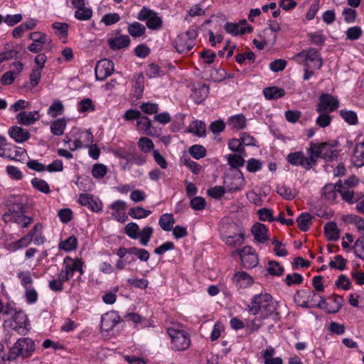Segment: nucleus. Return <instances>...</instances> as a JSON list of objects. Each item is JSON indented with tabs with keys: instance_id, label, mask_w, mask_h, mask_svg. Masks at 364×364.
Instances as JSON below:
<instances>
[{
	"instance_id": "nucleus-1",
	"label": "nucleus",
	"mask_w": 364,
	"mask_h": 364,
	"mask_svg": "<svg viewBox=\"0 0 364 364\" xmlns=\"http://www.w3.org/2000/svg\"><path fill=\"white\" fill-rule=\"evenodd\" d=\"M277 307L278 302L269 294L262 292L252 298L247 306V310L255 316L261 313L262 318L264 319L274 314Z\"/></svg>"
},
{
	"instance_id": "nucleus-2",
	"label": "nucleus",
	"mask_w": 364,
	"mask_h": 364,
	"mask_svg": "<svg viewBox=\"0 0 364 364\" xmlns=\"http://www.w3.org/2000/svg\"><path fill=\"white\" fill-rule=\"evenodd\" d=\"M166 332L171 339V348L175 351H183L189 348L191 339L190 333L180 324H173L167 328Z\"/></svg>"
},
{
	"instance_id": "nucleus-3",
	"label": "nucleus",
	"mask_w": 364,
	"mask_h": 364,
	"mask_svg": "<svg viewBox=\"0 0 364 364\" xmlns=\"http://www.w3.org/2000/svg\"><path fill=\"white\" fill-rule=\"evenodd\" d=\"M36 350L34 341L30 338H21L11 347L8 352L7 360H16L18 358L31 357Z\"/></svg>"
},
{
	"instance_id": "nucleus-4",
	"label": "nucleus",
	"mask_w": 364,
	"mask_h": 364,
	"mask_svg": "<svg viewBox=\"0 0 364 364\" xmlns=\"http://www.w3.org/2000/svg\"><path fill=\"white\" fill-rule=\"evenodd\" d=\"M25 208L22 203H14L2 215L6 223H16L21 228H27L33 221L31 217L25 215Z\"/></svg>"
},
{
	"instance_id": "nucleus-5",
	"label": "nucleus",
	"mask_w": 364,
	"mask_h": 364,
	"mask_svg": "<svg viewBox=\"0 0 364 364\" xmlns=\"http://www.w3.org/2000/svg\"><path fill=\"white\" fill-rule=\"evenodd\" d=\"M292 59L297 63L304 66H311L312 68L319 70L323 65V60L319 52L314 48L302 50L296 54Z\"/></svg>"
},
{
	"instance_id": "nucleus-6",
	"label": "nucleus",
	"mask_w": 364,
	"mask_h": 364,
	"mask_svg": "<svg viewBox=\"0 0 364 364\" xmlns=\"http://www.w3.org/2000/svg\"><path fill=\"white\" fill-rule=\"evenodd\" d=\"M4 324H7L20 335L24 336L29 331L30 323L26 314L23 311H15L11 318L5 321Z\"/></svg>"
},
{
	"instance_id": "nucleus-7",
	"label": "nucleus",
	"mask_w": 364,
	"mask_h": 364,
	"mask_svg": "<svg viewBox=\"0 0 364 364\" xmlns=\"http://www.w3.org/2000/svg\"><path fill=\"white\" fill-rule=\"evenodd\" d=\"M84 262L80 258L65 257L63 259V267L60 273L69 281L73 277L75 272H79L80 275L84 274Z\"/></svg>"
},
{
	"instance_id": "nucleus-8",
	"label": "nucleus",
	"mask_w": 364,
	"mask_h": 364,
	"mask_svg": "<svg viewBox=\"0 0 364 364\" xmlns=\"http://www.w3.org/2000/svg\"><path fill=\"white\" fill-rule=\"evenodd\" d=\"M237 228L235 223L223 225L221 228L223 240L229 246L238 247L242 245L244 242L243 233L242 232H235Z\"/></svg>"
},
{
	"instance_id": "nucleus-9",
	"label": "nucleus",
	"mask_w": 364,
	"mask_h": 364,
	"mask_svg": "<svg viewBox=\"0 0 364 364\" xmlns=\"http://www.w3.org/2000/svg\"><path fill=\"white\" fill-rule=\"evenodd\" d=\"M196 36V31L194 29L188 30L178 36L174 46L176 51L181 54L188 53L195 46Z\"/></svg>"
},
{
	"instance_id": "nucleus-10",
	"label": "nucleus",
	"mask_w": 364,
	"mask_h": 364,
	"mask_svg": "<svg viewBox=\"0 0 364 364\" xmlns=\"http://www.w3.org/2000/svg\"><path fill=\"white\" fill-rule=\"evenodd\" d=\"M137 18L140 21H146V26L151 30H158L162 26L161 18L155 11L146 7H143L140 10Z\"/></svg>"
},
{
	"instance_id": "nucleus-11",
	"label": "nucleus",
	"mask_w": 364,
	"mask_h": 364,
	"mask_svg": "<svg viewBox=\"0 0 364 364\" xmlns=\"http://www.w3.org/2000/svg\"><path fill=\"white\" fill-rule=\"evenodd\" d=\"M339 106V102L336 97L331 94H321L318 98V103L316 105V110L318 113L333 112L336 110Z\"/></svg>"
},
{
	"instance_id": "nucleus-12",
	"label": "nucleus",
	"mask_w": 364,
	"mask_h": 364,
	"mask_svg": "<svg viewBox=\"0 0 364 364\" xmlns=\"http://www.w3.org/2000/svg\"><path fill=\"white\" fill-rule=\"evenodd\" d=\"M241 260V263L245 268H253L259 262L257 255L255 251L250 246H246L242 249L236 250Z\"/></svg>"
},
{
	"instance_id": "nucleus-13",
	"label": "nucleus",
	"mask_w": 364,
	"mask_h": 364,
	"mask_svg": "<svg viewBox=\"0 0 364 364\" xmlns=\"http://www.w3.org/2000/svg\"><path fill=\"white\" fill-rule=\"evenodd\" d=\"M95 77L97 80H104L112 75L114 71V63L108 59H102L95 66Z\"/></svg>"
},
{
	"instance_id": "nucleus-14",
	"label": "nucleus",
	"mask_w": 364,
	"mask_h": 364,
	"mask_svg": "<svg viewBox=\"0 0 364 364\" xmlns=\"http://www.w3.org/2000/svg\"><path fill=\"white\" fill-rule=\"evenodd\" d=\"M127 207L126 202L121 200H115L109 205V208L112 210V216L119 223H124L128 220V216L125 213Z\"/></svg>"
},
{
	"instance_id": "nucleus-15",
	"label": "nucleus",
	"mask_w": 364,
	"mask_h": 364,
	"mask_svg": "<svg viewBox=\"0 0 364 364\" xmlns=\"http://www.w3.org/2000/svg\"><path fill=\"white\" fill-rule=\"evenodd\" d=\"M121 321L122 319L117 311H108L101 317V329L105 331H109Z\"/></svg>"
},
{
	"instance_id": "nucleus-16",
	"label": "nucleus",
	"mask_w": 364,
	"mask_h": 364,
	"mask_svg": "<svg viewBox=\"0 0 364 364\" xmlns=\"http://www.w3.org/2000/svg\"><path fill=\"white\" fill-rule=\"evenodd\" d=\"M77 201L81 205L87 206L92 212L98 213L102 208L101 200L88 193H80Z\"/></svg>"
},
{
	"instance_id": "nucleus-17",
	"label": "nucleus",
	"mask_w": 364,
	"mask_h": 364,
	"mask_svg": "<svg viewBox=\"0 0 364 364\" xmlns=\"http://www.w3.org/2000/svg\"><path fill=\"white\" fill-rule=\"evenodd\" d=\"M225 30L232 36L242 35L252 31V27L247 24L245 20L240 21L238 23L227 22L225 24Z\"/></svg>"
},
{
	"instance_id": "nucleus-18",
	"label": "nucleus",
	"mask_w": 364,
	"mask_h": 364,
	"mask_svg": "<svg viewBox=\"0 0 364 364\" xmlns=\"http://www.w3.org/2000/svg\"><path fill=\"white\" fill-rule=\"evenodd\" d=\"M287 161L293 166H301L306 170L312 166L309 161L311 159L306 157L302 151H296L290 153L287 156Z\"/></svg>"
},
{
	"instance_id": "nucleus-19",
	"label": "nucleus",
	"mask_w": 364,
	"mask_h": 364,
	"mask_svg": "<svg viewBox=\"0 0 364 364\" xmlns=\"http://www.w3.org/2000/svg\"><path fill=\"white\" fill-rule=\"evenodd\" d=\"M245 181L240 171L231 178H228L225 181V190L228 192L240 191L245 186Z\"/></svg>"
},
{
	"instance_id": "nucleus-20",
	"label": "nucleus",
	"mask_w": 364,
	"mask_h": 364,
	"mask_svg": "<svg viewBox=\"0 0 364 364\" xmlns=\"http://www.w3.org/2000/svg\"><path fill=\"white\" fill-rule=\"evenodd\" d=\"M232 281L238 289L248 288L254 283L253 278L249 274L242 271L235 272Z\"/></svg>"
},
{
	"instance_id": "nucleus-21",
	"label": "nucleus",
	"mask_w": 364,
	"mask_h": 364,
	"mask_svg": "<svg viewBox=\"0 0 364 364\" xmlns=\"http://www.w3.org/2000/svg\"><path fill=\"white\" fill-rule=\"evenodd\" d=\"M340 183H328L326 184L321 191V196L323 199L328 201L333 202L340 191Z\"/></svg>"
},
{
	"instance_id": "nucleus-22",
	"label": "nucleus",
	"mask_w": 364,
	"mask_h": 364,
	"mask_svg": "<svg viewBox=\"0 0 364 364\" xmlns=\"http://www.w3.org/2000/svg\"><path fill=\"white\" fill-rule=\"evenodd\" d=\"M18 122L22 125H31L34 124L40 119V114L38 111L33 112H21L17 116Z\"/></svg>"
},
{
	"instance_id": "nucleus-23",
	"label": "nucleus",
	"mask_w": 364,
	"mask_h": 364,
	"mask_svg": "<svg viewBox=\"0 0 364 364\" xmlns=\"http://www.w3.org/2000/svg\"><path fill=\"white\" fill-rule=\"evenodd\" d=\"M9 134L17 143L24 142L31 136L29 132L17 126L12 127L9 131Z\"/></svg>"
},
{
	"instance_id": "nucleus-24",
	"label": "nucleus",
	"mask_w": 364,
	"mask_h": 364,
	"mask_svg": "<svg viewBox=\"0 0 364 364\" xmlns=\"http://www.w3.org/2000/svg\"><path fill=\"white\" fill-rule=\"evenodd\" d=\"M6 152L9 160L18 161L23 160L27 154L25 149L12 144L6 146Z\"/></svg>"
},
{
	"instance_id": "nucleus-25",
	"label": "nucleus",
	"mask_w": 364,
	"mask_h": 364,
	"mask_svg": "<svg viewBox=\"0 0 364 364\" xmlns=\"http://www.w3.org/2000/svg\"><path fill=\"white\" fill-rule=\"evenodd\" d=\"M144 77L141 73L134 75V80L132 82V93L134 97L139 99L142 97L144 89Z\"/></svg>"
},
{
	"instance_id": "nucleus-26",
	"label": "nucleus",
	"mask_w": 364,
	"mask_h": 364,
	"mask_svg": "<svg viewBox=\"0 0 364 364\" xmlns=\"http://www.w3.org/2000/svg\"><path fill=\"white\" fill-rule=\"evenodd\" d=\"M252 233L255 239L260 242L264 243L268 240L267 232L268 229L264 224L255 223L252 228Z\"/></svg>"
},
{
	"instance_id": "nucleus-27",
	"label": "nucleus",
	"mask_w": 364,
	"mask_h": 364,
	"mask_svg": "<svg viewBox=\"0 0 364 364\" xmlns=\"http://www.w3.org/2000/svg\"><path fill=\"white\" fill-rule=\"evenodd\" d=\"M129 44L130 38L127 35H122L108 40V45L112 50L122 49L128 47Z\"/></svg>"
},
{
	"instance_id": "nucleus-28",
	"label": "nucleus",
	"mask_w": 364,
	"mask_h": 364,
	"mask_svg": "<svg viewBox=\"0 0 364 364\" xmlns=\"http://www.w3.org/2000/svg\"><path fill=\"white\" fill-rule=\"evenodd\" d=\"M139 129H142L144 133L148 136H154L157 135V130L151 124V120L145 116H142L136 122Z\"/></svg>"
},
{
	"instance_id": "nucleus-29",
	"label": "nucleus",
	"mask_w": 364,
	"mask_h": 364,
	"mask_svg": "<svg viewBox=\"0 0 364 364\" xmlns=\"http://www.w3.org/2000/svg\"><path fill=\"white\" fill-rule=\"evenodd\" d=\"M351 162L355 167H361L364 165V142L358 144L351 156Z\"/></svg>"
},
{
	"instance_id": "nucleus-30",
	"label": "nucleus",
	"mask_w": 364,
	"mask_h": 364,
	"mask_svg": "<svg viewBox=\"0 0 364 364\" xmlns=\"http://www.w3.org/2000/svg\"><path fill=\"white\" fill-rule=\"evenodd\" d=\"M247 119L242 114H235L231 116L228 121V125L231 129L240 130L246 127Z\"/></svg>"
},
{
	"instance_id": "nucleus-31",
	"label": "nucleus",
	"mask_w": 364,
	"mask_h": 364,
	"mask_svg": "<svg viewBox=\"0 0 364 364\" xmlns=\"http://www.w3.org/2000/svg\"><path fill=\"white\" fill-rule=\"evenodd\" d=\"M324 232L328 240L336 241L340 237V230L334 222L327 223L324 226Z\"/></svg>"
},
{
	"instance_id": "nucleus-32",
	"label": "nucleus",
	"mask_w": 364,
	"mask_h": 364,
	"mask_svg": "<svg viewBox=\"0 0 364 364\" xmlns=\"http://www.w3.org/2000/svg\"><path fill=\"white\" fill-rule=\"evenodd\" d=\"M43 225L41 223L36 224L32 230L28 232L29 235H31V240H33V242L36 245H43L45 242L46 238L42 232Z\"/></svg>"
},
{
	"instance_id": "nucleus-33",
	"label": "nucleus",
	"mask_w": 364,
	"mask_h": 364,
	"mask_svg": "<svg viewBox=\"0 0 364 364\" xmlns=\"http://www.w3.org/2000/svg\"><path fill=\"white\" fill-rule=\"evenodd\" d=\"M262 92L267 100H277L285 95V90L283 88L276 86L266 87Z\"/></svg>"
},
{
	"instance_id": "nucleus-34",
	"label": "nucleus",
	"mask_w": 364,
	"mask_h": 364,
	"mask_svg": "<svg viewBox=\"0 0 364 364\" xmlns=\"http://www.w3.org/2000/svg\"><path fill=\"white\" fill-rule=\"evenodd\" d=\"M275 351L273 347L268 346L264 351L262 352V358L264 364H282V359L279 357L273 358Z\"/></svg>"
},
{
	"instance_id": "nucleus-35",
	"label": "nucleus",
	"mask_w": 364,
	"mask_h": 364,
	"mask_svg": "<svg viewBox=\"0 0 364 364\" xmlns=\"http://www.w3.org/2000/svg\"><path fill=\"white\" fill-rule=\"evenodd\" d=\"M338 155V151L328 143L321 144V158L326 161H332Z\"/></svg>"
},
{
	"instance_id": "nucleus-36",
	"label": "nucleus",
	"mask_w": 364,
	"mask_h": 364,
	"mask_svg": "<svg viewBox=\"0 0 364 364\" xmlns=\"http://www.w3.org/2000/svg\"><path fill=\"white\" fill-rule=\"evenodd\" d=\"M175 224V219L172 214L165 213L160 216L159 225L164 231H170L173 229Z\"/></svg>"
},
{
	"instance_id": "nucleus-37",
	"label": "nucleus",
	"mask_w": 364,
	"mask_h": 364,
	"mask_svg": "<svg viewBox=\"0 0 364 364\" xmlns=\"http://www.w3.org/2000/svg\"><path fill=\"white\" fill-rule=\"evenodd\" d=\"M65 282H68V280L59 272L57 278H53L48 282V287L53 291L60 292L64 289Z\"/></svg>"
},
{
	"instance_id": "nucleus-38",
	"label": "nucleus",
	"mask_w": 364,
	"mask_h": 364,
	"mask_svg": "<svg viewBox=\"0 0 364 364\" xmlns=\"http://www.w3.org/2000/svg\"><path fill=\"white\" fill-rule=\"evenodd\" d=\"M127 31L133 38H139L145 33L146 28L143 24L136 21L128 25Z\"/></svg>"
},
{
	"instance_id": "nucleus-39",
	"label": "nucleus",
	"mask_w": 364,
	"mask_h": 364,
	"mask_svg": "<svg viewBox=\"0 0 364 364\" xmlns=\"http://www.w3.org/2000/svg\"><path fill=\"white\" fill-rule=\"evenodd\" d=\"M66 125L67 123L64 118L58 119L51 123L50 132L53 135L60 136L63 134Z\"/></svg>"
},
{
	"instance_id": "nucleus-40",
	"label": "nucleus",
	"mask_w": 364,
	"mask_h": 364,
	"mask_svg": "<svg viewBox=\"0 0 364 364\" xmlns=\"http://www.w3.org/2000/svg\"><path fill=\"white\" fill-rule=\"evenodd\" d=\"M188 131L198 136H203L205 134V124L203 122L195 120L189 125Z\"/></svg>"
},
{
	"instance_id": "nucleus-41",
	"label": "nucleus",
	"mask_w": 364,
	"mask_h": 364,
	"mask_svg": "<svg viewBox=\"0 0 364 364\" xmlns=\"http://www.w3.org/2000/svg\"><path fill=\"white\" fill-rule=\"evenodd\" d=\"M313 218L314 217L308 213H301L296 219L299 229L304 232L307 231Z\"/></svg>"
},
{
	"instance_id": "nucleus-42",
	"label": "nucleus",
	"mask_w": 364,
	"mask_h": 364,
	"mask_svg": "<svg viewBox=\"0 0 364 364\" xmlns=\"http://www.w3.org/2000/svg\"><path fill=\"white\" fill-rule=\"evenodd\" d=\"M64 112V105L60 100H54L51 105L49 107L47 111V114L55 118L58 115L63 114Z\"/></svg>"
},
{
	"instance_id": "nucleus-43",
	"label": "nucleus",
	"mask_w": 364,
	"mask_h": 364,
	"mask_svg": "<svg viewBox=\"0 0 364 364\" xmlns=\"http://www.w3.org/2000/svg\"><path fill=\"white\" fill-rule=\"evenodd\" d=\"M137 145L139 150L144 154H149L155 150L154 144L152 140L146 136L140 137L137 142Z\"/></svg>"
},
{
	"instance_id": "nucleus-44",
	"label": "nucleus",
	"mask_w": 364,
	"mask_h": 364,
	"mask_svg": "<svg viewBox=\"0 0 364 364\" xmlns=\"http://www.w3.org/2000/svg\"><path fill=\"white\" fill-rule=\"evenodd\" d=\"M151 213V210H146L141 206L131 208L129 210V215L134 219H144L147 218Z\"/></svg>"
},
{
	"instance_id": "nucleus-45",
	"label": "nucleus",
	"mask_w": 364,
	"mask_h": 364,
	"mask_svg": "<svg viewBox=\"0 0 364 364\" xmlns=\"http://www.w3.org/2000/svg\"><path fill=\"white\" fill-rule=\"evenodd\" d=\"M77 239L75 236L71 235L65 240H61L59 242L58 247L65 252H70L77 248Z\"/></svg>"
},
{
	"instance_id": "nucleus-46",
	"label": "nucleus",
	"mask_w": 364,
	"mask_h": 364,
	"mask_svg": "<svg viewBox=\"0 0 364 364\" xmlns=\"http://www.w3.org/2000/svg\"><path fill=\"white\" fill-rule=\"evenodd\" d=\"M31 183L36 190L43 193L49 194L51 192L49 184L42 178H33Z\"/></svg>"
},
{
	"instance_id": "nucleus-47",
	"label": "nucleus",
	"mask_w": 364,
	"mask_h": 364,
	"mask_svg": "<svg viewBox=\"0 0 364 364\" xmlns=\"http://www.w3.org/2000/svg\"><path fill=\"white\" fill-rule=\"evenodd\" d=\"M309 154L310 156L307 158L311 159L309 162L311 166H313L316 164L317 159L321 158V144L311 143L309 149Z\"/></svg>"
},
{
	"instance_id": "nucleus-48",
	"label": "nucleus",
	"mask_w": 364,
	"mask_h": 364,
	"mask_svg": "<svg viewBox=\"0 0 364 364\" xmlns=\"http://www.w3.org/2000/svg\"><path fill=\"white\" fill-rule=\"evenodd\" d=\"M277 193L285 200H292L296 196V191L285 185L278 186Z\"/></svg>"
},
{
	"instance_id": "nucleus-49",
	"label": "nucleus",
	"mask_w": 364,
	"mask_h": 364,
	"mask_svg": "<svg viewBox=\"0 0 364 364\" xmlns=\"http://www.w3.org/2000/svg\"><path fill=\"white\" fill-rule=\"evenodd\" d=\"M154 233V229L151 226H146L142 228L141 231H139V240L140 243L146 246L150 241L151 237Z\"/></svg>"
},
{
	"instance_id": "nucleus-50",
	"label": "nucleus",
	"mask_w": 364,
	"mask_h": 364,
	"mask_svg": "<svg viewBox=\"0 0 364 364\" xmlns=\"http://www.w3.org/2000/svg\"><path fill=\"white\" fill-rule=\"evenodd\" d=\"M124 233L132 239H138L139 237V226L136 223H129L124 228Z\"/></svg>"
},
{
	"instance_id": "nucleus-51",
	"label": "nucleus",
	"mask_w": 364,
	"mask_h": 364,
	"mask_svg": "<svg viewBox=\"0 0 364 364\" xmlns=\"http://www.w3.org/2000/svg\"><path fill=\"white\" fill-rule=\"evenodd\" d=\"M267 273L272 276H281L284 273V268L276 261H269L267 267Z\"/></svg>"
},
{
	"instance_id": "nucleus-52",
	"label": "nucleus",
	"mask_w": 364,
	"mask_h": 364,
	"mask_svg": "<svg viewBox=\"0 0 364 364\" xmlns=\"http://www.w3.org/2000/svg\"><path fill=\"white\" fill-rule=\"evenodd\" d=\"M341 117L349 124L355 125L358 123L357 114L351 110L341 109L339 111Z\"/></svg>"
},
{
	"instance_id": "nucleus-53",
	"label": "nucleus",
	"mask_w": 364,
	"mask_h": 364,
	"mask_svg": "<svg viewBox=\"0 0 364 364\" xmlns=\"http://www.w3.org/2000/svg\"><path fill=\"white\" fill-rule=\"evenodd\" d=\"M92 16V10L85 6L77 9L75 17L79 21H87Z\"/></svg>"
},
{
	"instance_id": "nucleus-54",
	"label": "nucleus",
	"mask_w": 364,
	"mask_h": 364,
	"mask_svg": "<svg viewBox=\"0 0 364 364\" xmlns=\"http://www.w3.org/2000/svg\"><path fill=\"white\" fill-rule=\"evenodd\" d=\"M77 109L80 112H93L95 107L90 98H84L78 102Z\"/></svg>"
},
{
	"instance_id": "nucleus-55",
	"label": "nucleus",
	"mask_w": 364,
	"mask_h": 364,
	"mask_svg": "<svg viewBox=\"0 0 364 364\" xmlns=\"http://www.w3.org/2000/svg\"><path fill=\"white\" fill-rule=\"evenodd\" d=\"M31 235L28 233L21 239L11 242V246L14 250H17L28 246L31 243Z\"/></svg>"
},
{
	"instance_id": "nucleus-56",
	"label": "nucleus",
	"mask_w": 364,
	"mask_h": 364,
	"mask_svg": "<svg viewBox=\"0 0 364 364\" xmlns=\"http://www.w3.org/2000/svg\"><path fill=\"white\" fill-rule=\"evenodd\" d=\"M108 168L107 167L102 164H95L92 166V175L95 178H102L107 173Z\"/></svg>"
},
{
	"instance_id": "nucleus-57",
	"label": "nucleus",
	"mask_w": 364,
	"mask_h": 364,
	"mask_svg": "<svg viewBox=\"0 0 364 364\" xmlns=\"http://www.w3.org/2000/svg\"><path fill=\"white\" fill-rule=\"evenodd\" d=\"M17 277L21 281V284L24 289L31 288L33 284V279L29 272H19L17 274Z\"/></svg>"
},
{
	"instance_id": "nucleus-58",
	"label": "nucleus",
	"mask_w": 364,
	"mask_h": 364,
	"mask_svg": "<svg viewBox=\"0 0 364 364\" xmlns=\"http://www.w3.org/2000/svg\"><path fill=\"white\" fill-rule=\"evenodd\" d=\"M190 154L196 159H200L206 155V149L202 145L195 144L189 149Z\"/></svg>"
},
{
	"instance_id": "nucleus-59",
	"label": "nucleus",
	"mask_w": 364,
	"mask_h": 364,
	"mask_svg": "<svg viewBox=\"0 0 364 364\" xmlns=\"http://www.w3.org/2000/svg\"><path fill=\"white\" fill-rule=\"evenodd\" d=\"M363 30L360 27L355 26L350 27L346 31V38L350 41H355L360 38Z\"/></svg>"
},
{
	"instance_id": "nucleus-60",
	"label": "nucleus",
	"mask_w": 364,
	"mask_h": 364,
	"mask_svg": "<svg viewBox=\"0 0 364 364\" xmlns=\"http://www.w3.org/2000/svg\"><path fill=\"white\" fill-rule=\"evenodd\" d=\"M339 193L341 194L343 200L348 203H353L355 201H357V199H355L354 197L353 191L350 188H346L341 184Z\"/></svg>"
},
{
	"instance_id": "nucleus-61",
	"label": "nucleus",
	"mask_w": 364,
	"mask_h": 364,
	"mask_svg": "<svg viewBox=\"0 0 364 364\" xmlns=\"http://www.w3.org/2000/svg\"><path fill=\"white\" fill-rule=\"evenodd\" d=\"M355 255L364 260V235L357 239L353 246Z\"/></svg>"
},
{
	"instance_id": "nucleus-62",
	"label": "nucleus",
	"mask_w": 364,
	"mask_h": 364,
	"mask_svg": "<svg viewBox=\"0 0 364 364\" xmlns=\"http://www.w3.org/2000/svg\"><path fill=\"white\" fill-rule=\"evenodd\" d=\"M228 164L232 168H239L245 164V159L240 155L230 154L228 156Z\"/></svg>"
},
{
	"instance_id": "nucleus-63",
	"label": "nucleus",
	"mask_w": 364,
	"mask_h": 364,
	"mask_svg": "<svg viewBox=\"0 0 364 364\" xmlns=\"http://www.w3.org/2000/svg\"><path fill=\"white\" fill-rule=\"evenodd\" d=\"M206 205L205 200L203 197L196 196L191 198L190 206L195 210H203Z\"/></svg>"
},
{
	"instance_id": "nucleus-64",
	"label": "nucleus",
	"mask_w": 364,
	"mask_h": 364,
	"mask_svg": "<svg viewBox=\"0 0 364 364\" xmlns=\"http://www.w3.org/2000/svg\"><path fill=\"white\" fill-rule=\"evenodd\" d=\"M328 112L320 113V115L316 119V124L321 128L329 126L332 121V117Z\"/></svg>"
}]
</instances>
